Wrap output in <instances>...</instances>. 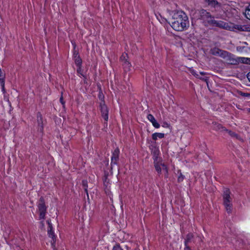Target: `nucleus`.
<instances>
[{
    "label": "nucleus",
    "mask_w": 250,
    "mask_h": 250,
    "mask_svg": "<svg viewBox=\"0 0 250 250\" xmlns=\"http://www.w3.org/2000/svg\"><path fill=\"white\" fill-rule=\"evenodd\" d=\"M171 27L175 31H183L189 26L188 18L182 11H174L170 20Z\"/></svg>",
    "instance_id": "nucleus-1"
},
{
    "label": "nucleus",
    "mask_w": 250,
    "mask_h": 250,
    "mask_svg": "<svg viewBox=\"0 0 250 250\" xmlns=\"http://www.w3.org/2000/svg\"><path fill=\"white\" fill-rule=\"evenodd\" d=\"M230 195V190L228 188H225L224 190L223 194V205L225 207L226 211L228 213L231 212L232 208V199Z\"/></svg>",
    "instance_id": "nucleus-2"
},
{
    "label": "nucleus",
    "mask_w": 250,
    "mask_h": 250,
    "mask_svg": "<svg viewBox=\"0 0 250 250\" xmlns=\"http://www.w3.org/2000/svg\"><path fill=\"white\" fill-rule=\"evenodd\" d=\"M223 58L225 59L227 62L230 64L237 65L239 63V57H236L234 55L228 51H227L226 54H224Z\"/></svg>",
    "instance_id": "nucleus-3"
},
{
    "label": "nucleus",
    "mask_w": 250,
    "mask_h": 250,
    "mask_svg": "<svg viewBox=\"0 0 250 250\" xmlns=\"http://www.w3.org/2000/svg\"><path fill=\"white\" fill-rule=\"evenodd\" d=\"M101 111L102 113V117L104 120V125L106 128L107 127L108 125V110L107 107L105 105L104 102H102L100 104Z\"/></svg>",
    "instance_id": "nucleus-4"
},
{
    "label": "nucleus",
    "mask_w": 250,
    "mask_h": 250,
    "mask_svg": "<svg viewBox=\"0 0 250 250\" xmlns=\"http://www.w3.org/2000/svg\"><path fill=\"white\" fill-rule=\"evenodd\" d=\"M208 5L214 9L215 12L223 11V5L217 0H205Z\"/></svg>",
    "instance_id": "nucleus-5"
},
{
    "label": "nucleus",
    "mask_w": 250,
    "mask_h": 250,
    "mask_svg": "<svg viewBox=\"0 0 250 250\" xmlns=\"http://www.w3.org/2000/svg\"><path fill=\"white\" fill-rule=\"evenodd\" d=\"M128 55L126 53H123L120 57V60L122 62L124 69L125 72L129 71L131 70V64L128 61Z\"/></svg>",
    "instance_id": "nucleus-6"
},
{
    "label": "nucleus",
    "mask_w": 250,
    "mask_h": 250,
    "mask_svg": "<svg viewBox=\"0 0 250 250\" xmlns=\"http://www.w3.org/2000/svg\"><path fill=\"white\" fill-rule=\"evenodd\" d=\"M38 209L40 212V218L44 219L46 214V207L42 197L41 198L38 204Z\"/></svg>",
    "instance_id": "nucleus-7"
},
{
    "label": "nucleus",
    "mask_w": 250,
    "mask_h": 250,
    "mask_svg": "<svg viewBox=\"0 0 250 250\" xmlns=\"http://www.w3.org/2000/svg\"><path fill=\"white\" fill-rule=\"evenodd\" d=\"M108 172L107 171H104V176L103 178V188L105 191V193L108 195L109 193V179L108 178Z\"/></svg>",
    "instance_id": "nucleus-8"
},
{
    "label": "nucleus",
    "mask_w": 250,
    "mask_h": 250,
    "mask_svg": "<svg viewBox=\"0 0 250 250\" xmlns=\"http://www.w3.org/2000/svg\"><path fill=\"white\" fill-rule=\"evenodd\" d=\"M210 53L214 56H219L223 58L224 54L227 53V51L219 49L217 47H213L210 50Z\"/></svg>",
    "instance_id": "nucleus-9"
},
{
    "label": "nucleus",
    "mask_w": 250,
    "mask_h": 250,
    "mask_svg": "<svg viewBox=\"0 0 250 250\" xmlns=\"http://www.w3.org/2000/svg\"><path fill=\"white\" fill-rule=\"evenodd\" d=\"M38 131L41 133H43V124L42 116L40 113L37 114Z\"/></svg>",
    "instance_id": "nucleus-10"
},
{
    "label": "nucleus",
    "mask_w": 250,
    "mask_h": 250,
    "mask_svg": "<svg viewBox=\"0 0 250 250\" xmlns=\"http://www.w3.org/2000/svg\"><path fill=\"white\" fill-rule=\"evenodd\" d=\"M154 167L155 168L156 170L158 173H161L162 169L161 167L162 166L163 168V169H165L167 172V166L164 164L162 163V161H157L156 160H155V162H154Z\"/></svg>",
    "instance_id": "nucleus-11"
},
{
    "label": "nucleus",
    "mask_w": 250,
    "mask_h": 250,
    "mask_svg": "<svg viewBox=\"0 0 250 250\" xmlns=\"http://www.w3.org/2000/svg\"><path fill=\"white\" fill-rule=\"evenodd\" d=\"M47 224L48 225V234L49 236L53 240V242H51L52 246H54V244L55 243V235L53 231H52L53 227L52 226V224L49 220H47Z\"/></svg>",
    "instance_id": "nucleus-12"
},
{
    "label": "nucleus",
    "mask_w": 250,
    "mask_h": 250,
    "mask_svg": "<svg viewBox=\"0 0 250 250\" xmlns=\"http://www.w3.org/2000/svg\"><path fill=\"white\" fill-rule=\"evenodd\" d=\"M217 26L218 27H219L220 28H222L224 29H226L227 30L229 31V30H231L230 28V23H228L222 21H218Z\"/></svg>",
    "instance_id": "nucleus-13"
},
{
    "label": "nucleus",
    "mask_w": 250,
    "mask_h": 250,
    "mask_svg": "<svg viewBox=\"0 0 250 250\" xmlns=\"http://www.w3.org/2000/svg\"><path fill=\"white\" fill-rule=\"evenodd\" d=\"M200 14L201 18L203 20L214 18V17L209 12L205 9H201L200 11Z\"/></svg>",
    "instance_id": "nucleus-14"
},
{
    "label": "nucleus",
    "mask_w": 250,
    "mask_h": 250,
    "mask_svg": "<svg viewBox=\"0 0 250 250\" xmlns=\"http://www.w3.org/2000/svg\"><path fill=\"white\" fill-rule=\"evenodd\" d=\"M120 151L118 148H116L112 153L111 157V163L113 164H116L119 160V155Z\"/></svg>",
    "instance_id": "nucleus-15"
},
{
    "label": "nucleus",
    "mask_w": 250,
    "mask_h": 250,
    "mask_svg": "<svg viewBox=\"0 0 250 250\" xmlns=\"http://www.w3.org/2000/svg\"><path fill=\"white\" fill-rule=\"evenodd\" d=\"M147 118L148 120L152 123L153 126L154 127L156 128H158L160 127V125L156 121L155 118L152 114H149L147 115Z\"/></svg>",
    "instance_id": "nucleus-16"
},
{
    "label": "nucleus",
    "mask_w": 250,
    "mask_h": 250,
    "mask_svg": "<svg viewBox=\"0 0 250 250\" xmlns=\"http://www.w3.org/2000/svg\"><path fill=\"white\" fill-rule=\"evenodd\" d=\"M194 235L191 233H188L185 239L184 245L185 246H188V244L190 243L193 239Z\"/></svg>",
    "instance_id": "nucleus-17"
},
{
    "label": "nucleus",
    "mask_w": 250,
    "mask_h": 250,
    "mask_svg": "<svg viewBox=\"0 0 250 250\" xmlns=\"http://www.w3.org/2000/svg\"><path fill=\"white\" fill-rule=\"evenodd\" d=\"M4 73L3 72H0V84L1 86L2 91L3 93L5 92V90L4 88Z\"/></svg>",
    "instance_id": "nucleus-18"
},
{
    "label": "nucleus",
    "mask_w": 250,
    "mask_h": 250,
    "mask_svg": "<svg viewBox=\"0 0 250 250\" xmlns=\"http://www.w3.org/2000/svg\"><path fill=\"white\" fill-rule=\"evenodd\" d=\"M230 25L231 30H229V31L233 32H236L237 31H241L242 25L235 24L234 23H230Z\"/></svg>",
    "instance_id": "nucleus-19"
},
{
    "label": "nucleus",
    "mask_w": 250,
    "mask_h": 250,
    "mask_svg": "<svg viewBox=\"0 0 250 250\" xmlns=\"http://www.w3.org/2000/svg\"><path fill=\"white\" fill-rule=\"evenodd\" d=\"M164 137L165 134L162 133H154L152 135V138L154 141H156L158 138L162 139Z\"/></svg>",
    "instance_id": "nucleus-20"
},
{
    "label": "nucleus",
    "mask_w": 250,
    "mask_h": 250,
    "mask_svg": "<svg viewBox=\"0 0 250 250\" xmlns=\"http://www.w3.org/2000/svg\"><path fill=\"white\" fill-rule=\"evenodd\" d=\"M250 48H247L245 46H238L236 47V50L240 53L248 52V50L250 51Z\"/></svg>",
    "instance_id": "nucleus-21"
},
{
    "label": "nucleus",
    "mask_w": 250,
    "mask_h": 250,
    "mask_svg": "<svg viewBox=\"0 0 250 250\" xmlns=\"http://www.w3.org/2000/svg\"><path fill=\"white\" fill-rule=\"evenodd\" d=\"M153 160L154 162H155V160H157V161H161V159L159 157V151L158 149L155 148L153 152Z\"/></svg>",
    "instance_id": "nucleus-22"
},
{
    "label": "nucleus",
    "mask_w": 250,
    "mask_h": 250,
    "mask_svg": "<svg viewBox=\"0 0 250 250\" xmlns=\"http://www.w3.org/2000/svg\"><path fill=\"white\" fill-rule=\"evenodd\" d=\"M214 129L216 130H220L221 131H225V130H227V129L223 126L221 125L216 123L214 124Z\"/></svg>",
    "instance_id": "nucleus-23"
},
{
    "label": "nucleus",
    "mask_w": 250,
    "mask_h": 250,
    "mask_svg": "<svg viewBox=\"0 0 250 250\" xmlns=\"http://www.w3.org/2000/svg\"><path fill=\"white\" fill-rule=\"evenodd\" d=\"M250 59V58L239 57V62L248 64Z\"/></svg>",
    "instance_id": "nucleus-24"
},
{
    "label": "nucleus",
    "mask_w": 250,
    "mask_h": 250,
    "mask_svg": "<svg viewBox=\"0 0 250 250\" xmlns=\"http://www.w3.org/2000/svg\"><path fill=\"white\" fill-rule=\"evenodd\" d=\"M241 31L250 32V25L245 24L241 25Z\"/></svg>",
    "instance_id": "nucleus-25"
},
{
    "label": "nucleus",
    "mask_w": 250,
    "mask_h": 250,
    "mask_svg": "<svg viewBox=\"0 0 250 250\" xmlns=\"http://www.w3.org/2000/svg\"><path fill=\"white\" fill-rule=\"evenodd\" d=\"M245 14L247 18L250 20V4L247 7Z\"/></svg>",
    "instance_id": "nucleus-26"
},
{
    "label": "nucleus",
    "mask_w": 250,
    "mask_h": 250,
    "mask_svg": "<svg viewBox=\"0 0 250 250\" xmlns=\"http://www.w3.org/2000/svg\"><path fill=\"white\" fill-rule=\"evenodd\" d=\"M208 22L210 25L217 26L218 21L214 20V18L210 19V20L208 21Z\"/></svg>",
    "instance_id": "nucleus-27"
},
{
    "label": "nucleus",
    "mask_w": 250,
    "mask_h": 250,
    "mask_svg": "<svg viewBox=\"0 0 250 250\" xmlns=\"http://www.w3.org/2000/svg\"><path fill=\"white\" fill-rule=\"evenodd\" d=\"M83 186L84 188V190L87 193V196H88V193H87V182L86 180H83L82 181Z\"/></svg>",
    "instance_id": "nucleus-28"
},
{
    "label": "nucleus",
    "mask_w": 250,
    "mask_h": 250,
    "mask_svg": "<svg viewBox=\"0 0 250 250\" xmlns=\"http://www.w3.org/2000/svg\"><path fill=\"white\" fill-rule=\"evenodd\" d=\"M180 172L179 176L178 177V181L179 182H182L184 179L185 176L181 173L180 170L179 171Z\"/></svg>",
    "instance_id": "nucleus-29"
},
{
    "label": "nucleus",
    "mask_w": 250,
    "mask_h": 250,
    "mask_svg": "<svg viewBox=\"0 0 250 250\" xmlns=\"http://www.w3.org/2000/svg\"><path fill=\"white\" fill-rule=\"evenodd\" d=\"M75 63L78 66H80L82 64V60L78 57L75 59Z\"/></svg>",
    "instance_id": "nucleus-30"
},
{
    "label": "nucleus",
    "mask_w": 250,
    "mask_h": 250,
    "mask_svg": "<svg viewBox=\"0 0 250 250\" xmlns=\"http://www.w3.org/2000/svg\"><path fill=\"white\" fill-rule=\"evenodd\" d=\"M225 131L227 132L229 134V135L230 136H231V137H236L237 136V134L235 132H234L231 130H229L227 129V130H225Z\"/></svg>",
    "instance_id": "nucleus-31"
},
{
    "label": "nucleus",
    "mask_w": 250,
    "mask_h": 250,
    "mask_svg": "<svg viewBox=\"0 0 250 250\" xmlns=\"http://www.w3.org/2000/svg\"><path fill=\"white\" fill-rule=\"evenodd\" d=\"M190 72L193 75L195 76L196 78H199V75L196 73V72L194 70L191 69L190 70Z\"/></svg>",
    "instance_id": "nucleus-32"
},
{
    "label": "nucleus",
    "mask_w": 250,
    "mask_h": 250,
    "mask_svg": "<svg viewBox=\"0 0 250 250\" xmlns=\"http://www.w3.org/2000/svg\"><path fill=\"white\" fill-rule=\"evenodd\" d=\"M112 250H122L119 245H116V246H115L113 247Z\"/></svg>",
    "instance_id": "nucleus-33"
},
{
    "label": "nucleus",
    "mask_w": 250,
    "mask_h": 250,
    "mask_svg": "<svg viewBox=\"0 0 250 250\" xmlns=\"http://www.w3.org/2000/svg\"><path fill=\"white\" fill-rule=\"evenodd\" d=\"M242 96H244V97H248L249 96L250 94H249V93H242L241 94Z\"/></svg>",
    "instance_id": "nucleus-34"
},
{
    "label": "nucleus",
    "mask_w": 250,
    "mask_h": 250,
    "mask_svg": "<svg viewBox=\"0 0 250 250\" xmlns=\"http://www.w3.org/2000/svg\"><path fill=\"white\" fill-rule=\"evenodd\" d=\"M60 101L62 105L64 104V102L63 101V98L62 96L60 98Z\"/></svg>",
    "instance_id": "nucleus-35"
},
{
    "label": "nucleus",
    "mask_w": 250,
    "mask_h": 250,
    "mask_svg": "<svg viewBox=\"0 0 250 250\" xmlns=\"http://www.w3.org/2000/svg\"><path fill=\"white\" fill-rule=\"evenodd\" d=\"M247 77L248 79L249 82H250V72L247 74Z\"/></svg>",
    "instance_id": "nucleus-36"
},
{
    "label": "nucleus",
    "mask_w": 250,
    "mask_h": 250,
    "mask_svg": "<svg viewBox=\"0 0 250 250\" xmlns=\"http://www.w3.org/2000/svg\"><path fill=\"white\" fill-rule=\"evenodd\" d=\"M184 250H191V249L188 246H185Z\"/></svg>",
    "instance_id": "nucleus-37"
},
{
    "label": "nucleus",
    "mask_w": 250,
    "mask_h": 250,
    "mask_svg": "<svg viewBox=\"0 0 250 250\" xmlns=\"http://www.w3.org/2000/svg\"><path fill=\"white\" fill-rule=\"evenodd\" d=\"M200 74L202 75H204L206 74V73L204 72H200Z\"/></svg>",
    "instance_id": "nucleus-38"
},
{
    "label": "nucleus",
    "mask_w": 250,
    "mask_h": 250,
    "mask_svg": "<svg viewBox=\"0 0 250 250\" xmlns=\"http://www.w3.org/2000/svg\"><path fill=\"white\" fill-rule=\"evenodd\" d=\"M243 43L244 44L248 45V43L247 42H243Z\"/></svg>",
    "instance_id": "nucleus-39"
},
{
    "label": "nucleus",
    "mask_w": 250,
    "mask_h": 250,
    "mask_svg": "<svg viewBox=\"0 0 250 250\" xmlns=\"http://www.w3.org/2000/svg\"><path fill=\"white\" fill-rule=\"evenodd\" d=\"M79 68L77 70V71L80 72V70H79V69H80V66H79Z\"/></svg>",
    "instance_id": "nucleus-40"
},
{
    "label": "nucleus",
    "mask_w": 250,
    "mask_h": 250,
    "mask_svg": "<svg viewBox=\"0 0 250 250\" xmlns=\"http://www.w3.org/2000/svg\"><path fill=\"white\" fill-rule=\"evenodd\" d=\"M248 64H250V61L248 62Z\"/></svg>",
    "instance_id": "nucleus-41"
},
{
    "label": "nucleus",
    "mask_w": 250,
    "mask_h": 250,
    "mask_svg": "<svg viewBox=\"0 0 250 250\" xmlns=\"http://www.w3.org/2000/svg\"><path fill=\"white\" fill-rule=\"evenodd\" d=\"M0 72H2V71L1 70L0 68Z\"/></svg>",
    "instance_id": "nucleus-42"
},
{
    "label": "nucleus",
    "mask_w": 250,
    "mask_h": 250,
    "mask_svg": "<svg viewBox=\"0 0 250 250\" xmlns=\"http://www.w3.org/2000/svg\"><path fill=\"white\" fill-rule=\"evenodd\" d=\"M249 112H250V109H249Z\"/></svg>",
    "instance_id": "nucleus-43"
},
{
    "label": "nucleus",
    "mask_w": 250,
    "mask_h": 250,
    "mask_svg": "<svg viewBox=\"0 0 250 250\" xmlns=\"http://www.w3.org/2000/svg\"><path fill=\"white\" fill-rule=\"evenodd\" d=\"M249 49L250 50V48H249Z\"/></svg>",
    "instance_id": "nucleus-44"
}]
</instances>
